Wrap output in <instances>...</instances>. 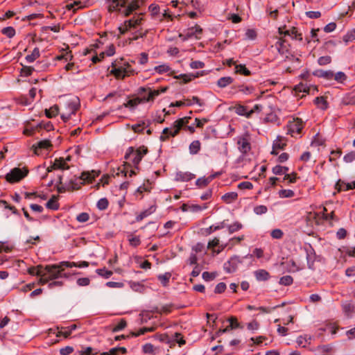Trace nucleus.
Listing matches in <instances>:
<instances>
[{
    "mask_svg": "<svg viewBox=\"0 0 355 355\" xmlns=\"http://www.w3.org/2000/svg\"><path fill=\"white\" fill-rule=\"evenodd\" d=\"M88 266L89 263L85 261L80 262L64 261L58 264L47 265L44 268L43 267L42 277L40 279V284H45L51 280L60 278L64 268H86Z\"/></svg>",
    "mask_w": 355,
    "mask_h": 355,
    "instance_id": "1",
    "label": "nucleus"
},
{
    "mask_svg": "<svg viewBox=\"0 0 355 355\" xmlns=\"http://www.w3.org/2000/svg\"><path fill=\"white\" fill-rule=\"evenodd\" d=\"M108 12H116L128 17L137 10L143 3L142 0H105Z\"/></svg>",
    "mask_w": 355,
    "mask_h": 355,
    "instance_id": "2",
    "label": "nucleus"
},
{
    "mask_svg": "<svg viewBox=\"0 0 355 355\" xmlns=\"http://www.w3.org/2000/svg\"><path fill=\"white\" fill-rule=\"evenodd\" d=\"M144 21V13H136L131 19L125 20L119 27L120 34L123 35L130 30H137L135 33V35L133 37L134 40L145 37L147 34V31L142 33L141 31V28H140Z\"/></svg>",
    "mask_w": 355,
    "mask_h": 355,
    "instance_id": "3",
    "label": "nucleus"
},
{
    "mask_svg": "<svg viewBox=\"0 0 355 355\" xmlns=\"http://www.w3.org/2000/svg\"><path fill=\"white\" fill-rule=\"evenodd\" d=\"M189 119L190 117L179 119L173 123L171 128H165L160 136V140L166 141L170 137H175L182 128H184L186 131H189L190 133H193L195 132L194 127L187 125Z\"/></svg>",
    "mask_w": 355,
    "mask_h": 355,
    "instance_id": "4",
    "label": "nucleus"
},
{
    "mask_svg": "<svg viewBox=\"0 0 355 355\" xmlns=\"http://www.w3.org/2000/svg\"><path fill=\"white\" fill-rule=\"evenodd\" d=\"M110 73L117 79H124L125 77L134 75L135 70L128 62L123 61L121 58L112 62Z\"/></svg>",
    "mask_w": 355,
    "mask_h": 355,
    "instance_id": "5",
    "label": "nucleus"
},
{
    "mask_svg": "<svg viewBox=\"0 0 355 355\" xmlns=\"http://www.w3.org/2000/svg\"><path fill=\"white\" fill-rule=\"evenodd\" d=\"M147 153L148 149L144 146H139L137 149L131 146L127 149L124 158L130 162L136 169H138V165Z\"/></svg>",
    "mask_w": 355,
    "mask_h": 355,
    "instance_id": "6",
    "label": "nucleus"
},
{
    "mask_svg": "<svg viewBox=\"0 0 355 355\" xmlns=\"http://www.w3.org/2000/svg\"><path fill=\"white\" fill-rule=\"evenodd\" d=\"M138 96L141 103L153 102L157 96L160 94L159 90L152 89L150 87H141L137 90Z\"/></svg>",
    "mask_w": 355,
    "mask_h": 355,
    "instance_id": "7",
    "label": "nucleus"
},
{
    "mask_svg": "<svg viewBox=\"0 0 355 355\" xmlns=\"http://www.w3.org/2000/svg\"><path fill=\"white\" fill-rule=\"evenodd\" d=\"M304 128V123L301 119L293 118L289 120L286 126V133L292 137L300 135Z\"/></svg>",
    "mask_w": 355,
    "mask_h": 355,
    "instance_id": "8",
    "label": "nucleus"
},
{
    "mask_svg": "<svg viewBox=\"0 0 355 355\" xmlns=\"http://www.w3.org/2000/svg\"><path fill=\"white\" fill-rule=\"evenodd\" d=\"M79 107L80 101L78 98L75 97L68 101L66 103V110L61 114L62 119L64 122L67 121L72 114H75Z\"/></svg>",
    "mask_w": 355,
    "mask_h": 355,
    "instance_id": "9",
    "label": "nucleus"
},
{
    "mask_svg": "<svg viewBox=\"0 0 355 355\" xmlns=\"http://www.w3.org/2000/svg\"><path fill=\"white\" fill-rule=\"evenodd\" d=\"M28 173L26 168H14L6 175V180L10 183H16L25 178Z\"/></svg>",
    "mask_w": 355,
    "mask_h": 355,
    "instance_id": "10",
    "label": "nucleus"
},
{
    "mask_svg": "<svg viewBox=\"0 0 355 355\" xmlns=\"http://www.w3.org/2000/svg\"><path fill=\"white\" fill-rule=\"evenodd\" d=\"M236 144L238 149L243 155L247 154L251 149L250 136L248 134L237 137Z\"/></svg>",
    "mask_w": 355,
    "mask_h": 355,
    "instance_id": "11",
    "label": "nucleus"
},
{
    "mask_svg": "<svg viewBox=\"0 0 355 355\" xmlns=\"http://www.w3.org/2000/svg\"><path fill=\"white\" fill-rule=\"evenodd\" d=\"M241 263H242V260L239 256H233L224 263V270L228 273L234 272Z\"/></svg>",
    "mask_w": 355,
    "mask_h": 355,
    "instance_id": "12",
    "label": "nucleus"
},
{
    "mask_svg": "<svg viewBox=\"0 0 355 355\" xmlns=\"http://www.w3.org/2000/svg\"><path fill=\"white\" fill-rule=\"evenodd\" d=\"M167 344L169 345L170 347H172L175 343H178L180 347L184 345L186 342L183 336L180 333H175L171 337L168 336H166V339H163Z\"/></svg>",
    "mask_w": 355,
    "mask_h": 355,
    "instance_id": "13",
    "label": "nucleus"
},
{
    "mask_svg": "<svg viewBox=\"0 0 355 355\" xmlns=\"http://www.w3.org/2000/svg\"><path fill=\"white\" fill-rule=\"evenodd\" d=\"M85 182H86V181L82 178V175L79 177L73 175L67 182H66V187L68 189L76 190L78 189Z\"/></svg>",
    "mask_w": 355,
    "mask_h": 355,
    "instance_id": "14",
    "label": "nucleus"
},
{
    "mask_svg": "<svg viewBox=\"0 0 355 355\" xmlns=\"http://www.w3.org/2000/svg\"><path fill=\"white\" fill-rule=\"evenodd\" d=\"M69 168V166L67 164V162H66V160L62 157H60V158L55 159L52 166L49 167L48 171L50 172L52 170H55V169L67 170Z\"/></svg>",
    "mask_w": 355,
    "mask_h": 355,
    "instance_id": "15",
    "label": "nucleus"
},
{
    "mask_svg": "<svg viewBox=\"0 0 355 355\" xmlns=\"http://www.w3.org/2000/svg\"><path fill=\"white\" fill-rule=\"evenodd\" d=\"M227 246V243L220 244V240L217 237H215L213 240L209 241L207 245L208 248L214 249V252L216 254L221 252Z\"/></svg>",
    "mask_w": 355,
    "mask_h": 355,
    "instance_id": "16",
    "label": "nucleus"
},
{
    "mask_svg": "<svg viewBox=\"0 0 355 355\" xmlns=\"http://www.w3.org/2000/svg\"><path fill=\"white\" fill-rule=\"evenodd\" d=\"M76 329L77 325L75 324L67 327H58L56 336L58 337L62 336L67 338L69 337L72 331L76 330Z\"/></svg>",
    "mask_w": 355,
    "mask_h": 355,
    "instance_id": "17",
    "label": "nucleus"
},
{
    "mask_svg": "<svg viewBox=\"0 0 355 355\" xmlns=\"http://www.w3.org/2000/svg\"><path fill=\"white\" fill-rule=\"evenodd\" d=\"M34 153L36 155L42 153V150H49L51 147V141L48 139H44L37 142L36 146H33Z\"/></svg>",
    "mask_w": 355,
    "mask_h": 355,
    "instance_id": "18",
    "label": "nucleus"
},
{
    "mask_svg": "<svg viewBox=\"0 0 355 355\" xmlns=\"http://www.w3.org/2000/svg\"><path fill=\"white\" fill-rule=\"evenodd\" d=\"M286 144L284 141L282 137H277V138L273 141L272 150L271 154L277 155L279 150H283L286 146Z\"/></svg>",
    "mask_w": 355,
    "mask_h": 355,
    "instance_id": "19",
    "label": "nucleus"
},
{
    "mask_svg": "<svg viewBox=\"0 0 355 355\" xmlns=\"http://www.w3.org/2000/svg\"><path fill=\"white\" fill-rule=\"evenodd\" d=\"M195 178V175L190 172L178 171L175 173V180L178 182H188Z\"/></svg>",
    "mask_w": 355,
    "mask_h": 355,
    "instance_id": "20",
    "label": "nucleus"
},
{
    "mask_svg": "<svg viewBox=\"0 0 355 355\" xmlns=\"http://www.w3.org/2000/svg\"><path fill=\"white\" fill-rule=\"evenodd\" d=\"M275 46L277 51L279 52V53H280L282 55H284V54H286L288 53V46L284 39L279 38L276 42Z\"/></svg>",
    "mask_w": 355,
    "mask_h": 355,
    "instance_id": "21",
    "label": "nucleus"
},
{
    "mask_svg": "<svg viewBox=\"0 0 355 355\" xmlns=\"http://www.w3.org/2000/svg\"><path fill=\"white\" fill-rule=\"evenodd\" d=\"M282 56L284 57V60L285 62L288 61L292 62L294 68H298L300 67V60L295 55H293L288 51V53L284 54Z\"/></svg>",
    "mask_w": 355,
    "mask_h": 355,
    "instance_id": "22",
    "label": "nucleus"
},
{
    "mask_svg": "<svg viewBox=\"0 0 355 355\" xmlns=\"http://www.w3.org/2000/svg\"><path fill=\"white\" fill-rule=\"evenodd\" d=\"M154 70L156 73L159 74L168 73L170 75H172L174 73V71L172 70L171 67L166 63L155 67Z\"/></svg>",
    "mask_w": 355,
    "mask_h": 355,
    "instance_id": "23",
    "label": "nucleus"
},
{
    "mask_svg": "<svg viewBox=\"0 0 355 355\" xmlns=\"http://www.w3.org/2000/svg\"><path fill=\"white\" fill-rule=\"evenodd\" d=\"M156 211V206L155 205H151L149 208L147 209L141 211L139 214H138L136 216V220L137 222L141 221L144 218H146L147 216H150L153 213H154Z\"/></svg>",
    "mask_w": 355,
    "mask_h": 355,
    "instance_id": "24",
    "label": "nucleus"
},
{
    "mask_svg": "<svg viewBox=\"0 0 355 355\" xmlns=\"http://www.w3.org/2000/svg\"><path fill=\"white\" fill-rule=\"evenodd\" d=\"M202 31V29L200 28V26L195 25L194 26L189 28L187 30V37H186V38H191L193 37L198 38V35L199 34H201Z\"/></svg>",
    "mask_w": 355,
    "mask_h": 355,
    "instance_id": "25",
    "label": "nucleus"
},
{
    "mask_svg": "<svg viewBox=\"0 0 355 355\" xmlns=\"http://www.w3.org/2000/svg\"><path fill=\"white\" fill-rule=\"evenodd\" d=\"M254 276L257 281H266L270 278V274L264 269H259L254 271Z\"/></svg>",
    "mask_w": 355,
    "mask_h": 355,
    "instance_id": "26",
    "label": "nucleus"
},
{
    "mask_svg": "<svg viewBox=\"0 0 355 355\" xmlns=\"http://www.w3.org/2000/svg\"><path fill=\"white\" fill-rule=\"evenodd\" d=\"M99 175V172L96 171H85L82 173V178L87 182H92Z\"/></svg>",
    "mask_w": 355,
    "mask_h": 355,
    "instance_id": "27",
    "label": "nucleus"
},
{
    "mask_svg": "<svg viewBox=\"0 0 355 355\" xmlns=\"http://www.w3.org/2000/svg\"><path fill=\"white\" fill-rule=\"evenodd\" d=\"M314 75L318 77H320V78H323L328 80H333V71L331 70H328V71H324L322 69L317 70L314 73Z\"/></svg>",
    "mask_w": 355,
    "mask_h": 355,
    "instance_id": "28",
    "label": "nucleus"
},
{
    "mask_svg": "<svg viewBox=\"0 0 355 355\" xmlns=\"http://www.w3.org/2000/svg\"><path fill=\"white\" fill-rule=\"evenodd\" d=\"M228 322H230V325L228 327H227L225 329H224L223 330H220V331L225 333V332L230 331V329H234L240 327V324L238 322L236 318H235V317H233V316L230 317L228 319Z\"/></svg>",
    "mask_w": 355,
    "mask_h": 355,
    "instance_id": "29",
    "label": "nucleus"
},
{
    "mask_svg": "<svg viewBox=\"0 0 355 355\" xmlns=\"http://www.w3.org/2000/svg\"><path fill=\"white\" fill-rule=\"evenodd\" d=\"M235 112L240 116H244L246 118H250V112L246 106L239 105L235 107Z\"/></svg>",
    "mask_w": 355,
    "mask_h": 355,
    "instance_id": "30",
    "label": "nucleus"
},
{
    "mask_svg": "<svg viewBox=\"0 0 355 355\" xmlns=\"http://www.w3.org/2000/svg\"><path fill=\"white\" fill-rule=\"evenodd\" d=\"M200 147H201V144H200V141H198V140L193 141L190 144L189 147V153L191 155L198 154L200 150Z\"/></svg>",
    "mask_w": 355,
    "mask_h": 355,
    "instance_id": "31",
    "label": "nucleus"
},
{
    "mask_svg": "<svg viewBox=\"0 0 355 355\" xmlns=\"http://www.w3.org/2000/svg\"><path fill=\"white\" fill-rule=\"evenodd\" d=\"M40 55V49L38 47H35L32 53L29 55H27L26 57H25V60H26L27 62L28 63H32L37 58H39Z\"/></svg>",
    "mask_w": 355,
    "mask_h": 355,
    "instance_id": "32",
    "label": "nucleus"
},
{
    "mask_svg": "<svg viewBox=\"0 0 355 355\" xmlns=\"http://www.w3.org/2000/svg\"><path fill=\"white\" fill-rule=\"evenodd\" d=\"M238 198V194L236 192H229L226 193L222 196V200L227 203L230 204L233 201L236 200Z\"/></svg>",
    "mask_w": 355,
    "mask_h": 355,
    "instance_id": "33",
    "label": "nucleus"
},
{
    "mask_svg": "<svg viewBox=\"0 0 355 355\" xmlns=\"http://www.w3.org/2000/svg\"><path fill=\"white\" fill-rule=\"evenodd\" d=\"M198 76V73H197L196 75L193 73H189V74H180L179 76H175L174 78L177 79H182L183 83H187L190 81H191L195 78H197Z\"/></svg>",
    "mask_w": 355,
    "mask_h": 355,
    "instance_id": "34",
    "label": "nucleus"
},
{
    "mask_svg": "<svg viewBox=\"0 0 355 355\" xmlns=\"http://www.w3.org/2000/svg\"><path fill=\"white\" fill-rule=\"evenodd\" d=\"M233 82V78L230 76L222 77L218 80L217 85L220 88H224Z\"/></svg>",
    "mask_w": 355,
    "mask_h": 355,
    "instance_id": "35",
    "label": "nucleus"
},
{
    "mask_svg": "<svg viewBox=\"0 0 355 355\" xmlns=\"http://www.w3.org/2000/svg\"><path fill=\"white\" fill-rule=\"evenodd\" d=\"M86 6V2H82L80 1H75L73 3H69L67 5L68 10H73V11L85 8Z\"/></svg>",
    "mask_w": 355,
    "mask_h": 355,
    "instance_id": "36",
    "label": "nucleus"
},
{
    "mask_svg": "<svg viewBox=\"0 0 355 355\" xmlns=\"http://www.w3.org/2000/svg\"><path fill=\"white\" fill-rule=\"evenodd\" d=\"M315 104L318 106V107L322 110H326L327 108L328 104L324 97L323 96H318L314 100Z\"/></svg>",
    "mask_w": 355,
    "mask_h": 355,
    "instance_id": "37",
    "label": "nucleus"
},
{
    "mask_svg": "<svg viewBox=\"0 0 355 355\" xmlns=\"http://www.w3.org/2000/svg\"><path fill=\"white\" fill-rule=\"evenodd\" d=\"M126 353V348L120 347L112 348L109 352L104 353V355H119V354H125Z\"/></svg>",
    "mask_w": 355,
    "mask_h": 355,
    "instance_id": "38",
    "label": "nucleus"
},
{
    "mask_svg": "<svg viewBox=\"0 0 355 355\" xmlns=\"http://www.w3.org/2000/svg\"><path fill=\"white\" fill-rule=\"evenodd\" d=\"M237 88H238L239 92H242L243 94H244L245 95L251 94L255 90L254 87L252 86H250V85H239L237 87Z\"/></svg>",
    "mask_w": 355,
    "mask_h": 355,
    "instance_id": "39",
    "label": "nucleus"
},
{
    "mask_svg": "<svg viewBox=\"0 0 355 355\" xmlns=\"http://www.w3.org/2000/svg\"><path fill=\"white\" fill-rule=\"evenodd\" d=\"M58 112H59V107L57 105H54L53 106L51 107L49 109L45 110V114L48 118L55 117L56 115H58Z\"/></svg>",
    "mask_w": 355,
    "mask_h": 355,
    "instance_id": "40",
    "label": "nucleus"
},
{
    "mask_svg": "<svg viewBox=\"0 0 355 355\" xmlns=\"http://www.w3.org/2000/svg\"><path fill=\"white\" fill-rule=\"evenodd\" d=\"M214 179V175H210L206 178H200L196 180V184L198 187H205Z\"/></svg>",
    "mask_w": 355,
    "mask_h": 355,
    "instance_id": "41",
    "label": "nucleus"
},
{
    "mask_svg": "<svg viewBox=\"0 0 355 355\" xmlns=\"http://www.w3.org/2000/svg\"><path fill=\"white\" fill-rule=\"evenodd\" d=\"M28 272L30 275H37L42 277L43 267L42 266H37V267H31L28 269Z\"/></svg>",
    "mask_w": 355,
    "mask_h": 355,
    "instance_id": "42",
    "label": "nucleus"
},
{
    "mask_svg": "<svg viewBox=\"0 0 355 355\" xmlns=\"http://www.w3.org/2000/svg\"><path fill=\"white\" fill-rule=\"evenodd\" d=\"M243 227V225L240 222L236 221L234 223L227 225V229L230 234H233L241 230Z\"/></svg>",
    "mask_w": 355,
    "mask_h": 355,
    "instance_id": "43",
    "label": "nucleus"
},
{
    "mask_svg": "<svg viewBox=\"0 0 355 355\" xmlns=\"http://www.w3.org/2000/svg\"><path fill=\"white\" fill-rule=\"evenodd\" d=\"M155 330V328L153 327H143V328H141L137 332H132L131 335H132V336L137 337V336H139L141 335H144V334H145L147 332H153Z\"/></svg>",
    "mask_w": 355,
    "mask_h": 355,
    "instance_id": "44",
    "label": "nucleus"
},
{
    "mask_svg": "<svg viewBox=\"0 0 355 355\" xmlns=\"http://www.w3.org/2000/svg\"><path fill=\"white\" fill-rule=\"evenodd\" d=\"M155 330V328L153 327H143V328H141L137 332H132L131 335H132V336L137 337V336H139L141 335H144V334H145L147 332H153Z\"/></svg>",
    "mask_w": 355,
    "mask_h": 355,
    "instance_id": "45",
    "label": "nucleus"
},
{
    "mask_svg": "<svg viewBox=\"0 0 355 355\" xmlns=\"http://www.w3.org/2000/svg\"><path fill=\"white\" fill-rule=\"evenodd\" d=\"M236 72L244 76H250V71L248 69L244 64H236L235 66Z\"/></svg>",
    "mask_w": 355,
    "mask_h": 355,
    "instance_id": "46",
    "label": "nucleus"
},
{
    "mask_svg": "<svg viewBox=\"0 0 355 355\" xmlns=\"http://www.w3.org/2000/svg\"><path fill=\"white\" fill-rule=\"evenodd\" d=\"M290 37L293 39V40H298V41H302L303 40V37H302V34L301 33H299L298 31H297V28H295V27H292L291 28V33H290Z\"/></svg>",
    "mask_w": 355,
    "mask_h": 355,
    "instance_id": "47",
    "label": "nucleus"
},
{
    "mask_svg": "<svg viewBox=\"0 0 355 355\" xmlns=\"http://www.w3.org/2000/svg\"><path fill=\"white\" fill-rule=\"evenodd\" d=\"M96 272L98 275H100L105 279L110 278L113 274L112 271L108 270L105 268H98V269H96Z\"/></svg>",
    "mask_w": 355,
    "mask_h": 355,
    "instance_id": "48",
    "label": "nucleus"
},
{
    "mask_svg": "<svg viewBox=\"0 0 355 355\" xmlns=\"http://www.w3.org/2000/svg\"><path fill=\"white\" fill-rule=\"evenodd\" d=\"M333 79L338 83H343L347 80V76L342 71H338L336 73L333 72Z\"/></svg>",
    "mask_w": 355,
    "mask_h": 355,
    "instance_id": "49",
    "label": "nucleus"
},
{
    "mask_svg": "<svg viewBox=\"0 0 355 355\" xmlns=\"http://www.w3.org/2000/svg\"><path fill=\"white\" fill-rule=\"evenodd\" d=\"M46 207L48 209L52 210H57L59 208V204L58 203L55 198L53 196L46 204Z\"/></svg>",
    "mask_w": 355,
    "mask_h": 355,
    "instance_id": "50",
    "label": "nucleus"
},
{
    "mask_svg": "<svg viewBox=\"0 0 355 355\" xmlns=\"http://www.w3.org/2000/svg\"><path fill=\"white\" fill-rule=\"evenodd\" d=\"M2 34L6 35L8 38H12L15 35V30L12 26H8L6 28H3L1 30Z\"/></svg>",
    "mask_w": 355,
    "mask_h": 355,
    "instance_id": "51",
    "label": "nucleus"
},
{
    "mask_svg": "<svg viewBox=\"0 0 355 355\" xmlns=\"http://www.w3.org/2000/svg\"><path fill=\"white\" fill-rule=\"evenodd\" d=\"M141 103V101L138 97L137 98H134L132 99H130L127 101L126 103L124 104L125 107H129V108H135V107H137L139 104Z\"/></svg>",
    "mask_w": 355,
    "mask_h": 355,
    "instance_id": "52",
    "label": "nucleus"
},
{
    "mask_svg": "<svg viewBox=\"0 0 355 355\" xmlns=\"http://www.w3.org/2000/svg\"><path fill=\"white\" fill-rule=\"evenodd\" d=\"M171 277V274L170 272H165L163 275H159L158 279L164 286H166L168 284Z\"/></svg>",
    "mask_w": 355,
    "mask_h": 355,
    "instance_id": "53",
    "label": "nucleus"
},
{
    "mask_svg": "<svg viewBox=\"0 0 355 355\" xmlns=\"http://www.w3.org/2000/svg\"><path fill=\"white\" fill-rule=\"evenodd\" d=\"M34 70V68L32 67L23 66L20 71V75L22 77H28L33 73Z\"/></svg>",
    "mask_w": 355,
    "mask_h": 355,
    "instance_id": "54",
    "label": "nucleus"
},
{
    "mask_svg": "<svg viewBox=\"0 0 355 355\" xmlns=\"http://www.w3.org/2000/svg\"><path fill=\"white\" fill-rule=\"evenodd\" d=\"M218 275V273L216 272H204L202 274V279L206 282H210L214 280Z\"/></svg>",
    "mask_w": 355,
    "mask_h": 355,
    "instance_id": "55",
    "label": "nucleus"
},
{
    "mask_svg": "<svg viewBox=\"0 0 355 355\" xmlns=\"http://www.w3.org/2000/svg\"><path fill=\"white\" fill-rule=\"evenodd\" d=\"M293 279L291 275H285L280 278L279 284L284 286H290L293 284Z\"/></svg>",
    "mask_w": 355,
    "mask_h": 355,
    "instance_id": "56",
    "label": "nucleus"
},
{
    "mask_svg": "<svg viewBox=\"0 0 355 355\" xmlns=\"http://www.w3.org/2000/svg\"><path fill=\"white\" fill-rule=\"evenodd\" d=\"M294 90L295 92H303V93H307L309 92V87L306 84L304 83H300L295 86Z\"/></svg>",
    "mask_w": 355,
    "mask_h": 355,
    "instance_id": "57",
    "label": "nucleus"
},
{
    "mask_svg": "<svg viewBox=\"0 0 355 355\" xmlns=\"http://www.w3.org/2000/svg\"><path fill=\"white\" fill-rule=\"evenodd\" d=\"M279 196L280 198H292L295 193L291 189H282L279 191Z\"/></svg>",
    "mask_w": 355,
    "mask_h": 355,
    "instance_id": "58",
    "label": "nucleus"
},
{
    "mask_svg": "<svg viewBox=\"0 0 355 355\" xmlns=\"http://www.w3.org/2000/svg\"><path fill=\"white\" fill-rule=\"evenodd\" d=\"M108 205H109V202H108V200L107 198H101L98 202H97V207L98 209L100 210H105L108 207Z\"/></svg>",
    "mask_w": 355,
    "mask_h": 355,
    "instance_id": "59",
    "label": "nucleus"
},
{
    "mask_svg": "<svg viewBox=\"0 0 355 355\" xmlns=\"http://www.w3.org/2000/svg\"><path fill=\"white\" fill-rule=\"evenodd\" d=\"M253 255L256 256L257 258L260 259V258L263 257V251L261 248H255L253 250V254H248L247 255H245L244 257V258H245V259L252 258L253 257Z\"/></svg>",
    "mask_w": 355,
    "mask_h": 355,
    "instance_id": "60",
    "label": "nucleus"
},
{
    "mask_svg": "<svg viewBox=\"0 0 355 355\" xmlns=\"http://www.w3.org/2000/svg\"><path fill=\"white\" fill-rule=\"evenodd\" d=\"M270 236L275 239H281L284 236V232L280 229H274L270 232Z\"/></svg>",
    "mask_w": 355,
    "mask_h": 355,
    "instance_id": "61",
    "label": "nucleus"
},
{
    "mask_svg": "<svg viewBox=\"0 0 355 355\" xmlns=\"http://www.w3.org/2000/svg\"><path fill=\"white\" fill-rule=\"evenodd\" d=\"M207 208V204H204L202 206L198 205H191L189 206V211L192 212H198L205 210Z\"/></svg>",
    "mask_w": 355,
    "mask_h": 355,
    "instance_id": "62",
    "label": "nucleus"
},
{
    "mask_svg": "<svg viewBox=\"0 0 355 355\" xmlns=\"http://www.w3.org/2000/svg\"><path fill=\"white\" fill-rule=\"evenodd\" d=\"M268 211V208L265 205H258L254 208V212L257 215H262Z\"/></svg>",
    "mask_w": 355,
    "mask_h": 355,
    "instance_id": "63",
    "label": "nucleus"
},
{
    "mask_svg": "<svg viewBox=\"0 0 355 355\" xmlns=\"http://www.w3.org/2000/svg\"><path fill=\"white\" fill-rule=\"evenodd\" d=\"M343 160L346 163H350L355 160V152L351 151L349 153L346 154L344 157Z\"/></svg>",
    "mask_w": 355,
    "mask_h": 355,
    "instance_id": "64",
    "label": "nucleus"
}]
</instances>
